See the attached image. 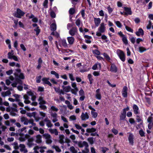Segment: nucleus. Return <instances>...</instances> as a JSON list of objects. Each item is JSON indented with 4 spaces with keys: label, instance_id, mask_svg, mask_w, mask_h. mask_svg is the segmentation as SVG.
<instances>
[{
    "label": "nucleus",
    "instance_id": "nucleus-6",
    "mask_svg": "<svg viewBox=\"0 0 153 153\" xmlns=\"http://www.w3.org/2000/svg\"><path fill=\"white\" fill-rule=\"evenodd\" d=\"M8 58L10 59H13L16 61H18L17 56L14 55V53L13 50L9 52L7 54Z\"/></svg>",
    "mask_w": 153,
    "mask_h": 153
},
{
    "label": "nucleus",
    "instance_id": "nucleus-11",
    "mask_svg": "<svg viewBox=\"0 0 153 153\" xmlns=\"http://www.w3.org/2000/svg\"><path fill=\"white\" fill-rule=\"evenodd\" d=\"M81 117L82 120H86L89 119V116L87 112H82Z\"/></svg>",
    "mask_w": 153,
    "mask_h": 153
},
{
    "label": "nucleus",
    "instance_id": "nucleus-24",
    "mask_svg": "<svg viewBox=\"0 0 153 153\" xmlns=\"http://www.w3.org/2000/svg\"><path fill=\"white\" fill-rule=\"evenodd\" d=\"M48 130L51 134H54L56 135L58 134V132L56 129L49 128Z\"/></svg>",
    "mask_w": 153,
    "mask_h": 153
},
{
    "label": "nucleus",
    "instance_id": "nucleus-37",
    "mask_svg": "<svg viewBox=\"0 0 153 153\" xmlns=\"http://www.w3.org/2000/svg\"><path fill=\"white\" fill-rule=\"evenodd\" d=\"M79 146L80 147H82L85 146L86 148L88 146V144L86 142L83 141L82 143L79 144Z\"/></svg>",
    "mask_w": 153,
    "mask_h": 153
},
{
    "label": "nucleus",
    "instance_id": "nucleus-49",
    "mask_svg": "<svg viewBox=\"0 0 153 153\" xmlns=\"http://www.w3.org/2000/svg\"><path fill=\"white\" fill-rule=\"evenodd\" d=\"M122 40L123 43L125 45H127L128 44V40L125 36L122 37Z\"/></svg>",
    "mask_w": 153,
    "mask_h": 153
},
{
    "label": "nucleus",
    "instance_id": "nucleus-32",
    "mask_svg": "<svg viewBox=\"0 0 153 153\" xmlns=\"http://www.w3.org/2000/svg\"><path fill=\"white\" fill-rule=\"evenodd\" d=\"M59 111V109L58 108H56V107H55L54 106H52L51 107L50 110V112H51L53 111L55 112H57Z\"/></svg>",
    "mask_w": 153,
    "mask_h": 153
},
{
    "label": "nucleus",
    "instance_id": "nucleus-5",
    "mask_svg": "<svg viewBox=\"0 0 153 153\" xmlns=\"http://www.w3.org/2000/svg\"><path fill=\"white\" fill-rule=\"evenodd\" d=\"M43 136L45 139L46 143L50 144L52 143L51 137L50 134L45 133L43 135Z\"/></svg>",
    "mask_w": 153,
    "mask_h": 153
},
{
    "label": "nucleus",
    "instance_id": "nucleus-38",
    "mask_svg": "<svg viewBox=\"0 0 153 153\" xmlns=\"http://www.w3.org/2000/svg\"><path fill=\"white\" fill-rule=\"evenodd\" d=\"M64 136L63 135H60L59 137V142L60 143L62 144L64 143Z\"/></svg>",
    "mask_w": 153,
    "mask_h": 153
},
{
    "label": "nucleus",
    "instance_id": "nucleus-59",
    "mask_svg": "<svg viewBox=\"0 0 153 153\" xmlns=\"http://www.w3.org/2000/svg\"><path fill=\"white\" fill-rule=\"evenodd\" d=\"M107 9L108 12L109 14H111L112 12V11H113V9L112 8H111V7L109 5L108 7L107 8Z\"/></svg>",
    "mask_w": 153,
    "mask_h": 153
},
{
    "label": "nucleus",
    "instance_id": "nucleus-9",
    "mask_svg": "<svg viewBox=\"0 0 153 153\" xmlns=\"http://www.w3.org/2000/svg\"><path fill=\"white\" fill-rule=\"evenodd\" d=\"M71 86L74 88L72 89L71 93L75 95H76L78 91V89L76 87V84L75 82H71Z\"/></svg>",
    "mask_w": 153,
    "mask_h": 153
},
{
    "label": "nucleus",
    "instance_id": "nucleus-20",
    "mask_svg": "<svg viewBox=\"0 0 153 153\" xmlns=\"http://www.w3.org/2000/svg\"><path fill=\"white\" fill-rule=\"evenodd\" d=\"M127 90L128 88L126 86H124L122 91V94L123 96L124 97H126L127 96Z\"/></svg>",
    "mask_w": 153,
    "mask_h": 153
},
{
    "label": "nucleus",
    "instance_id": "nucleus-14",
    "mask_svg": "<svg viewBox=\"0 0 153 153\" xmlns=\"http://www.w3.org/2000/svg\"><path fill=\"white\" fill-rule=\"evenodd\" d=\"M35 142L38 144H41L42 142V136L39 134L37 135L35 137Z\"/></svg>",
    "mask_w": 153,
    "mask_h": 153
},
{
    "label": "nucleus",
    "instance_id": "nucleus-57",
    "mask_svg": "<svg viewBox=\"0 0 153 153\" xmlns=\"http://www.w3.org/2000/svg\"><path fill=\"white\" fill-rule=\"evenodd\" d=\"M96 99L98 100H100L101 98V95L100 93L96 94L95 95Z\"/></svg>",
    "mask_w": 153,
    "mask_h": 153
},
{
    "label": "nucleus",
    "instance_id": "nucleus-13",
    "mask_svg": "<svg viewBox=\"0 0 153 153\" xmlns=\"http://www.w3.org/2000/svg\"><path fill=\"white\" fill-rule=\"evenodd\" d=\"M20 137L19 138V140L22 142L24 141L25 140L28 138L29 137V135L27 134H20Z\"/></svg>",
    "mask_w": 153,
    "mask_h": 153
},
{
    "label": "nucleus",
    "instance_id": "nucleus-44",
    "mask_svg": "<svg viewBox=\"0 0 153 153\" xmlns=\"http://www.w3.org/2000/svg\"><path fill=\"white\" fill-rule=\"evenodd\" d=\"M139 50L140 53H142L147 50V49L143 47H140L139 48Z\"/></svg>",
    "mask_w": 153,
    "mask_h": 153
},
{
    "label": "nucleus",
    "instance_id": "nucleus-26",
    "mask_svg": "<svg viewBox=\"0 0 153 153\" xmlns=\"http://www.w3.org/2000/svg\"><path fill=\"white\" fill-rule=\"evenodd\" d=\"M136 34L138 36H140L141 35L143 36L144 34L143 31L141 28H139L138 31L136 33Z\"/></svg>",
    "mask_w": 153,
    "mask_h": 153
},
{
    "label": "nucleus",
    "instance_id": "nucleus-21",
    "mask_svg": "<svg viewBox=\"0 0 153 153\" xmlns=\"http://www.w3.org/2000/svg\"><path fill=\"white\" fill-rule=\"evenodd\" d=\"M14 79V78L12 76L9 77V79L6 80V83L7 85H9L12 82Z\"/></svg>",
    "mask_w": 153,
    "mask_h": 153
},
{
    "label": "nucleus",
    "instance_id": "nucleus-10",
    "mask_svg": "<svg viewBox=\"0 0 153 153\" xmlns=\"http://www.w3.org/2000/svg\"><path fill=\"white\" fill-rule=\"evenodd\" d=\"M34 140L33 137H31L28 139L27 144L29 147H31L35 145L33 143Z\"/></svg>",
    "mask_w": 153,
    "mask_h": 153
},
{
    "label": "nucleus",
    "instance_id": "nucleus-4",
    "mask_svg": "<svg viewBox=\"0 0 153 153\" xmlns=\"http://www.w3.org/2000/svg\"><path fill=\"white\" fill-rule=\"evenodd\" d=\"M117 52L118 56L121 60L123 62H124L126 60V58L124 52L119 49H118Z\"/></svg>",
    "mask_w": 153,
    "mask_h": 153
},
{
    "label": "nucleus",
    "instance_id": "nucleus-25",
    "mask_svg": "<svg viewBox=\"0 0 153 153\" xmlns=\"http://www.w3.org/2000/svg\"><path fill=\"white\" fill-rule=\"evenodd\" d=\"M63 90L64 91L66 92H68L71 91V92L72 88L70 86H62Z\"/></svg>",
    "mask_w": 153,
    "mask_h": 153
},
{
    "label": "nucleus",
    "instance_id": "nucleus-22",
    "mask_svg": "<svg viewBox=\"0 0 153 153\" xmlns=\"http://www.w3.org/2000/svg\"><path fill=\"white\" fill-rule=\"evenodd\" d=\"M62 45L65 48L68 47V45L67 44L66 40L65 39H62L60 41V45Z\"/></svg>",
    "mask_w": 153,
    "mask_h": 153
},
{
    "label": "nucleus",
    "instance_id": "nucleus-2",
    "mask_svg": "<svg viewBox=\"0 0 153 153\" xmlns=\"http://www.w3.org/2000/svg\"><path fill=\"white\" fill-rule=\"evenodd\" d=\"M21 120L24 125L31 124V126H30L29 127L30 128H31L32 126H34L36 125V124L33 122V120L32 119L28 120L27 119L23 117L21 118Z\"/></svg>",
    "mask_w": 153,
    "mask_h": 153
},
{
    "label": "nucleus",
    "instance_id": "nucleus-8",
    "mask_svg": "<svg viewBox=\"0 0 153 153\" xmlns=\"http://www.w3.org/2000/svg\"><path fill=\"white\" fill-rule=\"evenodd\" d=\"M51 116V119L53 123H55L58 121L57 114L56 112H50Z\"/></svg>",
    "mask_w": 153,
    "mask_h": 153
},
{
    "label": "nucleus",
    "instance_id": "nucleus-3",
    "mask_svg": "<svg viewBox=\"0 0 153 153\" xmlns=\"http://www.w3.org/2000/svg\"><path fill=\"white\" fill-rule=\"evenodd\" d=\"M105 25L104 23H102L98 28V31L97 32L96 35L98 36H100L102 33L105 32Z\"/></svg>",
    "mask_w": 153,
    "mask_h": 153
},
{
    "label": "nucleus",
    "instance_id": "nucleus-31",
    "mask_svg": "<svg viewBox=\"0 0 153 153\" xmlns=\"http://www.w3.org/2000/svg\"><path fill=\"white\" fill-rule=\"evenodd\" d=\"M133 109L134 113L135 114H138L139 108L137 105L135 104L134 105L133 107Z\"/></svg>",
    "mask_w": 153,
    "mask_h": 153
},
{
    "label": "nucleus",
    "instance_id": "nucleus-17",
    "mask_svg": "<svg viewBox=\"0 0 153 153\" xmlns=\"http://www.w3.org/2000/svg\"><path fill=\"white\" fill-rule=\"evenodd\" d=\"M76 27H73L69 31V33L71 36H74L77 32Z\"/></svg>",
    "mask_w": 153,
    "mask_h": 153
},
{
    "label": "nucleus",
    "instance_id": "nucleus-30",
    "mask_svg": "<svg viewBox=\"0 0 153 153\" xmlns=\"http://www.w3.org/2000/svg\"><path fill=\"white\" fill-rule=\"evenodd\" d=\"M126 112L123 111L121 113V115L120 116V120H124L126 117Z\"/></svg>",
    "mask_w": 153,
    "mask_h": 153
},
{
    "label": "nucleus",
    "instance_id": "nucleus-56",
    "mask_svg": "<svg viewBox=\"0 0 153 153\" xmlns=\"http://www.w3.org/2000/svg\"><path fill=\"white\" fill-rule=\"evenodd\" d=\"M34 30L36 31V35H38L39 34L40 31V29H39V27H37L35 29H34Z\"/></svg>",
    "mask_w": 153,
    "mask_h": 153
},
{
    "label": "nucleus",
    "instance_id": "nucleus-52",
    "mask_svg": "<svg viewBox=\"0 0 153 153\" xmlns=\"http://www.w3.org/2000/svg\"><path fill=\"white\" fill-rule=\"evenodd\" d=\"M82 24L80 20L78 19H77L76 22V24L78 27H80L81 24Z\"/></svg>",
    "mask_w": 153,
    "mask_h": 153
},
{
    "label": "nucleus",
    "instance_id": "nucleus-41",
    "mask_svg": "<svg viewBox=\"0 0 153 153\" xmlns=\"http://www.w3.org/2000/svg\"><path fill=\"white\" fill-rule=\"evenodd\" d=\"M96 131V129L94 128H88L86 129V131L88 133L94 132Z\"/></svg>",
    "mask_w": 153,
    "mask_h": 153
},
{
    "label": "nucleus",
    "instance_id": "nucleus-48",
    "mask_svg": "<svg viewBox=\"0 0 153 153\" xmlns=\"http://www.w3.org/2000/svg\"><path fill=\"white\" fill-rule=\"evenodd\" d=\"M103 55L107 61H110L111 59L110 58L109 56L107 53H104Z\"/></svg>",
    "mask_w": 153,
    "mask_h": 153
},
{
    "label": "nucleus",
    "instance_id": "nucleus-1",
    "mask_svg": "<svg viewBox=\"0 0 153 153\" xmlns=\"http://www.w3.org/2000/svg\"><path fill=\"white\" fill-rule=\"evenodd\" d=\"M16 72L14 73L16 81L19 83L21 84L22 83L21 79H23L25 78L24 74L21 72L20 69H17L15 70Z\"/></svg>",
    "mask_w": 153,
    "mask_h": 153
},
{
    "label": "nucleus",
    "instance_id": "nucleus-36",
    "mask_svg": "<svg viewBox=\"0 0 153 153\" xmlns=\"http://www.w3.org/2000/svg\"><path fill=\"white\" fill-rule=\"evenodd\" d=\"M52 148L53 149H54L56 152H61V149L58 146L54 145L52 146Z\"/></svg>",
    "mask_w": 153,
    "mask_h": 153
},
{
    "label": "nucleus",
    "instance_id": "nucleus-43",
    "mask_svg": "<svg viewBox=\"0 0 153 153\" xmlns=\"http://www.w3.org/2000/svg\"><path fill=\"white\" fill-rule=\"evenodd\" d=\"M51 74L54 75L57 79H59V74L54 71H51Z\"/></svg>",
    "mask_w": 153,
    "mask_h": 153
},
{
    "label": "nucleus",
    "instance_id": "nucleus-16",
    "mask_svg": "<svg viewBox=\"0 0 153 153\" xmlns=\"http://www.w3.org/2000/svg\"><path fill=\"white\" fill-rule=\"evenodd\" d=\"M124 9L125 12L124 13V15H131L132 14V12L130 8L124 7Z\"/></svg>",
    "mask_w": 153,
    "mask_h": 153
},
{
    "label": "nucleus",
    "instance_id": "nucleus-7",
    "mask_svg": "<svg viewBox=\"0 0 153 153\" xmlns=\"http://www.w3.org/2000/svg\"><path fill=\"white\" fill-rule=\"evenodd\" d=\"M25 14V13L24 12L20 9L18 8L15 13L14 16L18 18H21Z\"/></svg>",
    "mask_w": 153,
    "mask_h": 153
},
{
    "label": "nucleus",
    "instance_id": "nucleus-54",
    "mask_svg": "<svg viewBox=\"0 0 153 153\" xmlns=\"http://www.w3.org/2000/svg\"><path fill=\"white\" fill-rule=\"evenodd\" d=\"M147 121L148 123H151L153 124V120L151 116H150L148 117Z\"/></svg>",
    "mask_w": 153,
    "mask_h": 153
},
{
    "label": "nucleus",
    "instance_id": "nucleus-58",
    "mask_svg": "<svg viewBox=\"0 0 153 153\" xmlns=\"http://www.w3.org/2000/svg\"><path fill=\"white\" fill-rule=\"evenodd\" d=\"M69 119L71 121H74L76 120V117L75 115H72L70 116Z\"/></svg>",
    "mask_w": 153,
    "mask_h": 153
},
{
    "label": "nucleus",
    "instance_id": "nucleus-42",
    "mask_svg": "<svg viewBox=\"0 0 153 153\" xmlns=\"http://www.w3.org/2000/svg\"><path fill=\"white\" fill-rule=\"evenodd\" d=\"M88 77L90 81V83L91 84H92L93 81V79L92 78V76L90 74H88Z\"/></svg>",
    "mask_w": 153,
    "mask_h": 153
},
{
    "label": "nucleus",
    "instance_id": "nucleus-27",
    "mask_svg": "<svg viewBox=\"0 0 153 153\" xmlns=\"http://www.w3.org/2000/svg\"><path fill=\"white\" fill-rule=\"evenodd\" d=\"M94 22L95 25L97 27H98L101 22V20L99 18H94Z\"/></svg>",
    "mask_w": 153,
    "mask_h": 153
},
{
    "label": "nucleus",
    "instance_id": "nucleus-40",
    "mask_svg": "<svg viewBox=\"0 0 153 153\" xmlns=\"http://www.w3.org/2000/svg\"><path fill=\"white\" fill-rule=\"evenodd\" d=\"M38 100L39 102V104H45L46 103V102L42 97H40L39 98Z\"/></svg>",
    "mask_w": 153,
    "mask_h": 153
},
{
    "label": "nucleus",
    "instance_id": "nucleus-23",
    "mask_svg": "<svg viewBox=\"0 0 153 153\" xmlns=\"http://www.w3.org/2000/svg\"><path fill=\"white\" fill-rule=\"evenodd\" d=\"M110 71L111 72L116 73L117 71V68L116 65L114 64H112L110 67Z\"/></svg>",
    "mask_w": 153,
    "mask_h": 153
},
{
    "label": "nucleus",
    "instance_id": "nucleus-39",
    "mask_svg": "<svg viewBox=\"0 0 153 153\" xmlns=\"http://www.w3.org/2000/svg\"><path fill=\"white\" fill-rule=\"evenodd\" d=\"M69 150L72 153H77V149L73 146L71 147L69 149Z\"/></svg>",
    "mask_w": 153,
    "mask_h": 153
},
{
    "label": "nucleus",
    "instance_id": "nucleus-55",
    "mask_svg": "<svg viewBox=\"0 0 153 153\" xmlns=\"http://www.w3.org/2000/svg\"><path fill=\"white\" fill-rule=\"evenodd\" d=\"M75 11V9L74 8H71L69 10V13L71 15H73Z\"/></svg>",
    "mask_w": 153,
    "mask_h": 153
},
{
    "label": "nucleus",
    "instance_id": "nucleus-63",
    "mask_svg": "<svg viewBox=\"0 0 153 153\" xmlns=\"http://www.w3.org/2000/svg\"><path fill=\"white\" fill-rule=\"evenodd\" d=\"M111 131L115 135L117 134L118 133V131L114 128L111 130Z\"/></svg>",
    "mask_w": 153,
    "mask_h": 153
},
{
    "label": "nucleus",
    "instance_id": "nucleus-62",
    "mask_svg": "<svg viewBox=\"0 0 153 153\" xmlns=\"http://www.w3.org/2000/svg\"><path fill=\"white\" fill-rule=\"evenodd\" d=\"M68 75H69V77L71 81H73L75 80V78L74 77L73 75L72 74H69Z\"/></svg>",
    "mask_w": 153,
    "mask_h": 153
},
{
    "label": "nucleus",
    "instance_id": "nucleus-50",
    "mask_svg": "<svg viewBox=\"0 0 153 153\" xmlns=\"http://www.w3.org/2000/svg\"><path fill=\"white\" fill-rule=\"evenodd\" d=\"M91 113L92 115V117L96 118L97 117L98 115L97 113L93 111H91Z\"/></svg>",
    "mask_w": 153,
    "mask_h": 153
},
{
    "label": "nucleus",
    "instance_id": "nucleus-33",
    "mask_svg": "<svg viewBox=\"0 0 153 153\" xmlns=\"http://www.w3.org/2000/svg\"><path fill=\"white\" fill-rule=\"evenodd\" d=\"M38 149H39V152L41 153H43L45 152V149H47V147L45 146H38Z\"/></svg>",
    "mask_w": 153,
    "mask_h": 153
},
{
    "label": "nucleus",
    "instance_id": "nucleus-51",
    "mask_svg": "<svg viewBox=\"0 0 153 153\" xmlns=\"http://www.w3.org/2000/svg\"><path fill=\"white\" fill-rule=\"evenodd\" d=\"M114 22L116 25L119 27L121 28L122 26V25L120 22L119 21H115Z\"/></svg>",
    "mask_w": 153,
    "mask_h": 153
},
{
    "label": "nucleus",
    "instance_id": "nucleus-53",
    "mask_svg": "<svg viewBox=\"0 0 153 153\" xmlns=\"http://www.w3.org/2000/svg\"><path fill=\"white\" fill-rule=\"evenodd\" d=\"M56 92L57 93H59L61 94L62 93V90H60L59 88H54Z\"/></svg>",
    "mask_w": 153,
    "mask_h": 153
},
{
    "label": "nucleus",
    "instance_id": "nucleus-61",
    "mask_svg": "<svg viewBox=\"0 0 153 153\" xmlns=\"http://www.w3.org/2000/svg\"><path fill=\"white\" fill-rule=\"evenodd\" d=\"M42 76H39L36 78V82L37 83H39L41 81Z\"/></svg>",
    "mask_w": 153,
    "mask_h": 153
},
{
    "label": "nucleus",
    "instance_id": "nucleus-45",
    "mask_svg": "<svg viewBox=\"0 0 153 153\" xmlns=\"http://www.w3.org/2000/svg\"><path fill=\"white\" fill-rule=\"evenodd\" d=\"M46 126L48 128L51 127L53 126V124L51 123V121L50 120L48 121V122H46Z\"/></svg>",
    "mask_w": 153,
    "mask_h": 153
},
{
    "label": "nucleus",
    "instance_id": "nucleus-19",
    "mask_svg": "<svg viewBox=\"0 0 153 153\" xmlns=\"http://www.w3.org/2000/svg\"><path fill=\"white\" fill-rule=\"evenodd\" d=\"M67 40L69 45H71L73 44L75 39L72 36H70L67 38Z\"/></svg>",
    "mask_w": 153,
    "mask_h": 153
},
{
    "label": "nucleus",
    "instance_id": "nucleus-46",
    "mask_svg": "<svg viewBox=\"0 0 153 153\" xmlns=\"http://www.w3.org/2000/svg\"><path fill=\"white\" fill-rule=\"evenodd\" d=\"M13 96L15 97V100L16 101H19V98L20 97V95L17 94H15L13 95Z\"/></svg>",
    "mask_w": 153,
    "mask_h": 153
},
{
    "label": "nucleus",
    "instance_id": "nucleus-60",
    "mask_svg": "<svg viewBox=\"0 0 153 153\" xmlns=\"http://www.w3.org/2000/svg\"><path fill=\"white\" fill-rule=\"evenodd\" d=\"M48 0H45L43 3V5L45 8H47L48 7Z\"/></svg>",
    "mask_w": 153,
    "mask_h": 153
},
{
    "label": "nucleus",
    "instance_id": "nucleus-29",
    "mask_svg": "<svg viewBox=\"0 0 153 153\" xmlns=\"http://www.w3.org/2000/svg\"><path fill=\"white\" fill-rule=\"evenodd\" d=\"M10 94L11 92L9 90L1 93V96L3 97L9 96L10 95Z\"/></svg>",
    "mask_w": 153,
    "mask_h": 153
},
{
    "label": "nucleus",
    "instance_id": "nucleus-47",
    "mask_svg": "<svg viewBox=\"0 0 153 153\" xmlns=\"http://www.w3.org/2000/svg\"><path fill=\"white\" fill-rule=\"evenodd\" d=\"M12 145L13 146L14 148L16 150L18 149L19 147V146H18L17 143L16 142H15L13 143L12 144Z\"/></svg>",
    "mask_w": 153,
    "mask_h": 153
},
{
    "label": "nucleus",
    "instance_id": "nucleus-15",
    "mask_svg": "<svg viewBox=\"0 0 153 153\" xmlns=\"http://www.w3.org/2000/svg\"><path fill=\"white\" fill-rule=\"evenodd\" d=\"M134 138V135L133 134L130 133L128 137V140L129 141V144L132 146L133 145Z\"/></svg>",
    "mask_w": 153,
    "mask_h": 153
},
{
    "label": "nucleus",
    "instance_id": "nucleus-35",
    "mask_svg": "<svg viewBox=\"0 0 153 153\" xmlns=\"http://www.w3.org/2000/svg\"><path fill=\"white\" fill-rule=\"evenodd\" d=\"M28 94L29 96H31V99L33 101H34L35 100L36 98V97L34 95V94L33 92L31 91L29 92H28Z\"/></svg>",
    "mask_w": 153,
    "mask_h": 153
},
{
    "label": "nucleus",
    "instance_id": "nucleus-64",
    "mask_svg": "<svg viewBox=\"0 0 153 153\" xmlns=\"http://www.w3.org/2000/svg\"><path fill=\"white\" fill-rule=\"evenodd\" d=\"M38 146H36L33 148L34 153H39V152L37 151L38 150Z\"/></svg>",
    "mask_w": 153,
    "mask_h": 153
},
{
    "label": "nucleus",
    "instance_id": "nucleus-18",
    "mask_svg": "<svg viewBox=\"0 0 153 153\" xmlns=\"http://www.w3.org/2000/svg\"><path fill=\"white\" fill-rule=\"evenodd\" d=\"M49 78H43L42 79V81L43 82V83L44 84H47L50 86H51V84L50 82L49 81Z\"/></svg>",
    "mask_w": 153,
    "mask_h": 153
},
{
    "label": "nucleus",
    "instance_id": "nucleus-28",
    "mask_svg": "<svg viewBox=\"0 0 153 153\" xmlns=\"http://www.w3.org/2000/svg\"><path fill=\"white\" fill-rule=\"evenodd\" d=\"M23 98L25 99L24 102L26 104H29L30 103V101L29 100V98L27 95H25L23 96Z\"/></svg>",
    "mask_w": 153,
    "mask_h": 153
},
{
    "label": "nucleus",
    "instance_id": "nucleus-12",
    "mask_svg": "<svg viewBox=\"0 0 153 153\" xmlns=\"http://www.w3.org/2000/svg\"><path fill=\"white\" fill-rule=\"evenodd\" d=\"M19 147L20 148V150L21 152H23L24 153H26L27 152V150L26 148L25 145L21 144H19Z\"/></svg>",
    "mask_w": 153,
    "mask_h": 153
},
{
    "label": "nucleus",
    "instance_id": "nucleus-34",
    "mask_svg": "<svg viewBox=\"0 0 153 153\" xmlns=\"http://www.w3.org/2000/svg\"><path fill=\"white\" fill-rule=\"evenodd\" d=\"M51 30L53 31H55L56 28V25L55 23H52L50 26Z\"/></svg>",
    "mask_w": 153,
    "mask_h": 153
}]
</instances>
